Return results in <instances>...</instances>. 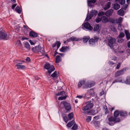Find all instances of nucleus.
Masks as SVG:
<instances>
[{
	"mask_svg": "<svg viewBox=\"0 0 130 130\" xmlns=\"http://www.w3.org/2000/svg\"><path fill=\"white\" fill-rule=\"evenodd\" d=\"M94 83L93 82L88 81V82L85 83L84 80H81L78 83V88H81L83 85V88H91L94 85Z\"/></svg>",
	"mask_w": 130,
	"mask_h": 130,
	"instance_id": "nucleus-1",
	"label": "nucleus"
},
{
	"mask_svg": "<svg viewBox=\"0 0 130 130\" xmlns=\"http://www.w3.org/2000/svg\"><path fill=\"white\" fill-rule=\"evenodd\" d=\"M31 50L33 52L39 53L41 55H43L45 53L43 47L39 45H38L32 48Z\"/></svg>",
	"mask_w": 130,
	"mask_h": 130,
	"instance_id": "nucleus-2",
	"label": "nucleus"
},
{
	"mask_svg": "<svg viewBox=\"0 0 130 130\" xmlns=\"http://www.w3.org/2000/svg\"><path fill=\"white\" fill-rule=\"evenodd\" d=\"M109 122L108 124L110 125H114L115 123L119 122L120 121V119L119 118H114L113 117H111L108 118Z\"/></svg>",
	"mask_w": 130,
	"mask_h": 130,
	"instance_id": "nucleus-3",
	"label": "nucleus"
},
{
	"mask_svg": "<svg viewBox=\"0 0 130 130\" xmlns=\"http://www.w3.org/2000/svg\"><path fill=\"white\" fill-rule=\"evenodd\" d=\"M44 68L47 70L48 72L49 73V75H50L52 72L54 71L55 70L54 66L52 65H51L48 62H47L45 64L44 66Z\"/></svg>",
	"mask_w": 130,
	"mask_h": 130,
	"instance_id": "nucleus-4",
	"label": "nucleus"
},
{
	"mask_svg": "<svg viewBox=\"0 0 130 130\" xmlns=\"http://www.w3.org/2000/svg\"><path fill=\"white\" fill-rule=\"evenodd\" d=\"M86 105L83 107L82 108L84 111L88 110L92 108L93 106V104L91 101H89L86 102Z\"/></svg>",
	"mask_w": 130,
	"mask_h": 130,
	"instance_id": "nucleus-5",
	"label": "nucleus"
},
{
	"mask_svg": "<svg viewBox=\"0 0 130 130\" xmlns=\"http://www.w3.org/2000/svg\"><path fill=\"white\" fill-rule=\"evenodd\" d=\"M107 44L110 48H113V44L116 42L115 39L112 37H109L107 39Z\"/></svg>",
	"mask_w": 130,
	"mask_h": 130,
	"instance_id": "nucleus-6",
	"label": "nucleus"
},
{
	"mask_svg": "<svg viewBox=\"0 0 130 130\" xmlns=\"http://www.w3.org/2000/svg\"><path fill=\"white\" fill-rule=\"evenodd\" d=\"M94 39H91L89 40V44L90 46H94L95 43L97 42L99 39V37L98 36H95L94 37Z\"/></svg>",
	"mask_w": 130,
	"mask_h": 130,
	"instance_id": "nucleus-7",
	"label": "nucleus"
},
{
	"mask_svg": "<svg viewBox=\"0 0 130 130\" xmlns=\"http://www.w3.org/2000/svg\"><path fill=\"white\" fill-rule=\"evenodd\" d=\"M60 104L63 105L67 112H69L71 110V106L70 104L66 102H62Z\"/></svg>",
	"mask_w": 130,
	"mask_h": 130,
	"instance_id": "nucleus-8",
	"label": "nucleus"
},
{
	"mask_svg": "<svg viewBox=\"0 0 130 130\" xmlns=\"http://www.w3.org/2000/svg\"><path fill=\"white\" fill-rule=\"evenodd\" d=\"M7 35L4 30L0 31V38L1 39H7Z\"/></svg>",
	"mask_w": 130,
	"mask_h": 130,
	"instance_id": "nucleus-9",
	"label": "nucleus"
},
{
	"mask_svg": "<svg viewBox=\"0 0 130 130\" xmlns=\"http://www.w3.org/2000/svg\"><path fill=\"white\" fill-rule=\"evenodd\" d=\"M126 69L124 68L123 69L116 72L115 74V77H117L118 76L123 75L124 73V71H126Z\"/></svg>",
	"mask_w": 130,
	"mask_h": 130,
	"instance_id": "nucleus-10",
	"label": "nucleus"
},
{
	"mask_svg": "<svg viewBox=\"0 0 130 130\" xmlns=\"http://www.w3.org/2000/svg\"><path fill=\"white\" fill-rule=\"evenodd\" d=\"M82 25L85 28L89 30H91L93 28L90 24L88 22H86L84 23Z\"/></svg>",
	"mask_w": 130,
	"mask_h": 130,
	"instance_id": "nucleus-11",
	"label": "nucleus"
},
{
	"mask_svg": "<svg viewBox=\"0 0 130 130\" xmlns=\"http://www.w3.org/2000/svg\"><path fill=\"white\" fill-rule=\"evenodd\" d=\"M113 11V9H111L107 10L105 13V15L107 17H109L111 15Z\"/></svg>",
	"mask_w": 130,
	"mask_h": 130,
	"instance_id": "nucleus-12",
	"label": "nucleus"
},
{
	"mask_svg": "<svg viewBox=\"0 0 130 130\" xmlns=\"http://www.w3.org/2000/svg\"><path fill=\"white\" fill-rule=\"evenodd\" d=\"M22 63H18L16 65L17 68L18 69H24L25 67V66L22 64Z\"/></svg>",
	"mask_w": 130,
	"mask_h": 130,
	"instance_id": "nucleus-13",
	"label": "nucleus"
},
{
	"mask_svg": "<svg viewBox=\"0 0 130 130\" xmlns=\"http://www.w3.org/2000/svg\"><path fill=\"white\" fill-rule=\"evenodd\" d=\"M102 22L104 23H107L109 21L108 18L105 16H101Z\"/></svg>",
	"mask_w": 130,
	"mask_h": 130,
	"instance_id": "nucleus-14",
	"label": "nucleus"
},
{
	"mask_svg": "<svg viewBox=\"0 0 130 130\" xmlns=\"http://www.w3.org/2000/svg\"><path fill=\"white\" fill-rule=\"evenodd\" d=\"M92 123H93V124L96 127V128L99 127L100 125V122L99 121H93Z\"/></svg>",
	"mask_w": 130,
	"mask_h": 130,
	"instance_id": "nucleus-15",
	"label": "nucleus"
},
{
	"mask_svg": "<svg viewBox=\"0 0 130 130\" xmlns=\"http://www.w3.org/2000/svg\"><path fill=\"white\" fill-rule=\"evenodd\" d=\"M29 36L31 37H36L37 36V34L34 32L31 31L29 33Z\"/></svg>",
	"mask_w": 130,
	"mask_h": 130,
	"instance_id": "nucleus-16",
	"label": "nucleus"
},
{
	"mask_svg": "<svg viewBox=\"0 0 130 130\" xmlns=\"http://www.w3.org/2000/svg\"><path fill=\"white\" fill-rule=\"evenodd\" d=\"M61 57L59 55H57L56 57L55 64L57 65L58 63L61 61Z\"/></svg>",
	"mask_w": 130,
	"mask_h": 130,
	"instance_id": "nucleus-17",
	"label": "nucleus"
},
{
	"mask_svg": "<svg viewBox=\"0 0 130 130\" xmlns=\"http://www.w3.org/2000/svg\"><path fill=\"white\" fill-rule=\"evenodd\" d=\"M69 48L67 46H63L60 50V51L62 52H66Z\"/></svg>",
	"mask_w": 130,
	"mask_h": 130,
	"instance_id": "nucleus-18",
	"label": "nucleus"
},
{
	"mask_svg": "<svg viewBox=\"0 0 130 130\" xmlns=\"http://www.w3.org/2000/svg\"><path fill=\"white\" fill-rule=\"evenodd\" d=\"M118 14L120 16H123L124 14V11L121 9L118 11Z\"/></svg>",
	"mask_w": 130,
	"mask_h": 130,
	"instance_id": "nucleus-19",
	"label": "nucleus"
},
{
	"mask_svg": "<svg viewBox=\"0 0 130 130\" xmlns=\"http://www.w3.org/2000/svg\"><path fill=\"white\" fill-rule=\"evenodd\" d=\"M117 19H116L110 18L109 19L108 22L116 24L117 23Z\"/></svg>",
	"mask_w": 130,
	"mask_h": 130,
	"instance_id": "nucleus-20",
	"label": "nucleus"
},
{
	"mask_svg": "<svg viewBox=\"0 0 130 130\" xmlns=\"http://www.w3.org/2000/svg\"><path fill=\"white\" fill-rule=\"evenodd\" d=\"M117 82H119L121 83H123V82L122 80V79L121 78H120L118 79H117L115 80H114L112 82V84H113L115 83H117Z\"/></svg>",
	"mask_w": 130,
	"mask_h": 130,
	"instance_id": "nucleus-21",
	"label": "nucleus"
},
{
	"mask_svg": "<svg viewBox=\"0 0 130 130\" xmlns=\"http://www.w3.org/2000/svg\"><path fill=\"white\" fill-rule=\"evenodd\" d=\"M96 2V0H88V5L89 6H91L92 5L91 4V3H94Z\"/></svg>",
	"mask_w": 130,
	"mask_h": 130,
	"instance_id": "nucleus-22",
	"label": "nucleus"
},
{
	"mask_svg": "<svg viewBox=\"0 0 130 130\" xmlns=\"http://www.w3.org/2000/svg\"><path fill=\"white\" fill-rule=\"evenodd\" d=\"M92 14L90 13L89 14H88L86 19V21H88L90 20L93 17L92 15Z\"/></svg>",
	"mask_w": 130,
	"mask_h": 130,
	"instance_id": "nucleus-23",
	"label": "nucleus"
},
{
	"mask_svg": "<svg viewBox=\"0 0 130 130\" xmlns=\"http://www.w3.org/2000/svg\"><path fill=\"white\" fill-rule=\"evenodd\" d=\"M125 32L126 35L127 39L128 40L130 38V34L129 33L128 31L127 30H125Z\"/></svg>",
	"mask_w": 130,
	"mask_h": 130,
	"instance_id": "nucleus-24",
	"label": "nucleus"
},
{
	"mask_svg": "<svg viewBox=\"0 0 130 130\" xmlns=\"http://www.w3.org/2000/svg\"><path fill=\"white\" fill-rule=\"evenodd\" d=\"M110 5L111 3L110 2H108L104 8V10H106L108 9L110 7Z\"/></svg>",
	"mask_w": 130,
	"mask_h": 130,
	"instance_id": "nucleus-25",
	"label": "nucleus"
},
{
	"mask_svg": "<svg viewBox=\"0 0 130 130\" xmlns=\"http://www.w3.org/2000/svg\"><path fill=\"white\" fill-rule=\"evenodd\" d=\"M115 1L116 3L122 5L124 4L125 3V0H115Z\"/></svg>",
	"mask_w": 130,
	"mask_h": 130,
	"instance_id": "nucleus-26",
	"label": "nucleus"
},
{
	"mask_svg": "<svg viewBox=\"0 0 130 130\" xmlns=\"http://www.w3.org/2000/svg\"><path fill=\"white\" fill-rule=\"evenodd\" d=\"M24 46L28 50L30 49V47L29 44L27 42L25 43L24 44Z\"/></svg>",
	"mask_w": 130,
	"mask_h": 130,
	"instance_id": "nucleus-27",
	"label": "nucleus"
},
{
	"mask_svg": "<svg viewBox=\"0 0 130 130\" xmlns=\"http://www.w3.org/2000/svg\"><path fill=\"white\" fill-rule=\"evenodd\" d=\"M119 115L120 116L123 117H125L127 115V113L123 112V111H120L119 112Z\"/></svg>",
	"mask_w": 130,
	"mask_h": 130,
	"instance_id": "nucleus-28",
	"label": "nucleus"
},
{
	"mask_svg": "<svg viewBox=\"0 0 130 130\" xmlns=\"http://www.w3.org/2000/svg\"><path fill=\"white\" fill-rule=\"evenodd\" d=\"M113 7L115 10H117L120 8V5L119 4H115L113 5Z\"/></svg>",
	"mask_w": 130,
	"mask_h": 130,
	"instance_id": "nucleus-29",
	"label": "nucleus"
},
{
	"mask_svg": "<svg viewBox=\"0 0 130 130\" xmlns=\"http://www.w3.org/2000/svg\"><path fill=\"white\" fill-rule=\"evenodd\" d=\"M88 92L89 93L90 95L93 96L94 95L95 93V92L93 89H91L89 90L88 91Z\"/></svg>",
	"mask_w": 130,
	"mask_h": 130,
	"instance_id": "nucleus-30",
	"label": "nucleus"
},
{
	"mask_svg": "<svg viewBox=\"0 0 130 130\" xmlns=\"http://www.w3.org/2000/svg\"><path fill=\"white\" fill-rule=\"evenodd\" d=\"M119 111H118V110L115 111L113 115L114 117V118H117V117L119 116Z\"/></svg>",
	"mask_w": 130,
	"mask_h": 130,
	"instance_id": "nucleus-31",
	"label": "nucleus"
},
{
	"mask_svg": "<svg viewBox=\"0 0 130 130\" xmlns=\"http://www.w3.org/2000/svg\"><path fill=\"white\" fill-rule=\"evenodd\" d=\"M90 13L92 15L93 17L94 15L96 16L98 14V11L95 10H92L91 12Z\"/></svg>",
	"mask_w": 130,
	"mask_h": 130,
	"instance_id": "nucleus-32",
	"label": "nucleus"
},
{
	"mask_svg": "<svg viewBox=\"0 0 130 130\" xmlns=\"http://www.w3.org/2000/svg\"><path fill=\"white\" fill-rule=\"evenodd\" d=\"M73 125V120L69 122L67 125V127H70Z\"/></svg>",
	"mask_w": 130,
	"mask_h": 130,
	"instance_id": "nucleus-33",
	"label": "nucleus"
},
{
	"mask_svg": "<svg viewBox=\"0 0 130 130\" xmlns=\"http://www.w3.org/2000/svg\"><path fill=\"white\" fill-rule=\"evenodd\" d=\"M15 10L19 14H20L21 13V11L19 6H18L16 7L15 9Z\"/></svg>",
	"mask_w": 130,
	"mask_h": 130,
	"instance_id": "nucleus-34",
	"label": "nucleus"
},
{
	"mask_svg": "<svg viewBox=\"0 0 130 130\" xmlns=\"http://www.w3.org/2000/svg\"><path fill=\"white\" fill-rule=\"evenodd\" d=\"M89 39L90 37L89 36L84 37L83 38V42L85 43L87 42Z\"/></svg>",
	"mask_w": 130,
	"mask_h": 130,
	"instance_id": "nucleus-35",
	"label": "nucleus"
},
{
	"mask_svg": "<svg viewBox=\"0 0 130 130\" xmlns=\"http://www.w3.org/2000/svg\"><path fill=\"white\" fill-rule=\"evenodd\" d=\"M51 76L53 78H57L58 76L57 72L56 71L54 72L51 75Z\"/></svg>",
	"mask_w": 130,
	"mask_h": 130,
	"instance_id": "nucleus-36",
	"label": "nucleus"
},
{
	"mask_svg": "<svg viewBox=\"0 0 130 130\" xmlns=\"http://www.w3.org/2000/svg\"><path fill=\"white\" fill-rule=\"evenodd\" d=\"M125 83L127 84H129L130 83V77L127 76L126 78V81L125 82Z\"/></svg>",
	"mask_w": 130,
	"mask_h": 130,
	"instance_id": "nucleus-37",
	"label": "nucleus"
},
{
	"mask_svg": "<svg viewBox=\"0 0 130 130\" xmlns=\"http://www.w3.org/2000/svg\"><path fill=\"white\" fill-rule=\"evenodd\" d=\"M79 127L77 125V124L75 123L74 121V130H76L77 129H78Z\"/></svg>",
	"mask_w": 130,
	"mask_h": 130,
	"instance_id": "nucleus-38",
	"label": "nucleus"
},
{
	"mask_svg": "<svg viewBox=\"0 0 130 130\" xmlns=\"http://www.w3.org/2000/svg\"><path fill=\"white\" fill-rule=\"evenodd\" d=\"M69 120H71L73 118V113L71 112L69 113L68 115Z\"/></svg>",
	"mask_w": 130,
	"mask_h": 130,
	"instance_id": "nucleus-39",
	"label": "nucleus"
},
{
	"mask_svg": "<svg viewBox=\"0 0 130 130\" xmlns=\"http://www.w3.org/2000/svg\"><path fill=\"white\" fill-rule=\"evenodd\" d=\"M99 24H97L95 25L93 29L94 31H97L99 28Z\"/></svg>",
	"mask_w": 130,
	"mask_h": 130,
	"instance_id": "nucleus-40",
	"label": "nucleus"
},
{
	"mask_svg": "<svg viewBox=\"0 0 130 130\" xmlns=\"http://www.w3.org/2000/svg\"><path fill=\"white\" fill-rule=\"evenodd\" d=\"M123 18L122 17H120L118 20L117 19V22L116 23H121L123 20Z\"/></svg>",
	"mask_w": 130,
	"mask_h": 130,
	"instance_id": "nucleus-41",
	"label": "nucleus"
},
{
	"mask_svg": "<svg viewBox=\"0 0 130 130\" xmlns=\"http://www.w3.org/2000/svg\"><path fill=\"white\" fill-rule=\"evenodd\" d=\"M105 15V13L102 11H101L98 14V16L99 17H100Z\"/></svg>",
	"mask_w": 130,
	"mask_h": 130,
	"instance_id": "nucleus-42",
	"label": "nucleus"
},
{
	"mask_svg": "<svg viewBox=\"0 0 130 130\" xmlns=\"http://www.w3.org/2000/svg\"><path fill=\"white\" fill-rule=\"evenodd\" d=\"M118 28L119 30H123V27L121 24H119Z\"/></svg>",
	"mask_w": 130,
	"mask_h": 130,
	"instance_id": "nucleus-43",
	"label": "nucleus"
},
{
	"mask_svg": "<svg viewBox=\"0 0 130 130\" xmlns=\"http://www.w3.org/2000/svg\"><path fill=\"white\" fill-rule=\"evenodd\" d=\"M17 45L18 46H20V47H22V45L21 42L20 41L18 40L17 42Z\"/></svg>",
	"mask_w": 130,
	"mask_h": 130,
	"instance_id": "nucleus-44",
	"label": "nucleus"
},
{
	"mask_svg": "<svg viewBox=\"0 0 130 130\" xmlns=\"http://www.w3.org/2000/svg\"><path fill=\"white\" fill-rule=\"evenodd\" d=\"M91 116H88L86 119V122H89L91 121Z\"/></svg>",
	"mask_w": 130,
	"mask_h": 130,
	"instance_id": "nucleus-45",
	"label": "nucleus"
},
{
	"mask_svg": "<svg viewBox=\"0 0 130 130\" xmlns=\"http://www.w3.org/2000/svg\"><path fill=\"white\" fill-rule=\"evenodd\" d=\"M125 35L123 32H121L118 36V37L120 38H122Z\"/></svg>",
	"mask_w": 130,
	"mask_h": 130,
	"instance_id": "nucleus-46",
	"label": "nucleus"
},
{
	"mask_svg": "<svg viewBox=\"0 0 130 130\" xmlns=\"http://www.w3.org/2000/svg\"><path fill=\"white\" fill-rule=\"evenodd\" d=\"M101 21H102L101 17V18L99 17H97L95 20L96 22L97 23H99Z\"/></svg>",
	"mask_w": 130,
	"mask_h": 130,
	"instance_id": "nucleus-47",
	"label": "nucleus"
},
{
	"mask_svg": "<svg viewBox=\"0 0 130 130\" xmlns=\"http://www.w3.org/2000/svg\"><path fill=\"white\" fill-rule=\"evenodd\" d=\"M66 97L65 96H61L59 97L58 98L59 100H62L66 99Z\"/></svg>",
	"mask_w": 130,
	"mask_h": 130,
	"instance_id": "nucleus-48",
	"label": "nucleus"
},
{
	"mask_svg": "<svg viewBox=\"0 0 130 130\" xmlns=\"http://www.w3.org/2000/svg\"><path fill=\"white\" fill-rule=\"evenodd\" d=\"M63 120L66 123H67L69 120L67 117L66 116L63 117Z\"/></svg>",
	"mask_w": 130,
	"mask_h": 130,
	"instance_id": "nucleus-49",
	"label": "nucleus"
},
{
	"mask_svg": "<svg viewBox=\"0 0 130 130\" xmlns=\"http://www.w3.org/2000/svg\"><path fill=\"white\" fill-rule=\"evenodd\" d=\"M63 91H61L56 93V95L57 96L61 95L63 94Z\"/></svg>",
	"mask_w": 130,
	"mask_h": 130,
	"instance_id": "nucleus-50",
	"label": "nucleus"
},
{
	"mask_svg": "<svg viewBox=\"0 0 130 130\" xmlns=\"http://www.w3.org/2000/svg\"><path fill=\"white\" fill-rule=\"evenodd\" d=\"M100 116H95L93 118V121H94L95 120H96L98 119L99 118Z\"/></svg>",
	"mask_w": 130,
	"mask_h": 130,
	"instance_id": "nucleus-51",
	"label": "nucleus"
},
{
	"mask_svg": "<svg viewBox=\"0 0 130 130\" xmlns=\"http://www.w3.org/2000/svg\"><path fill=\"white\" fill-rule=\"evenodd\" d=\"M56 43L57 44V48H58L60 45L61 43L59 41L57 42Z\"/></svg>",
	"mask_w": 130,
	"mask_h": 130,
	"instance_id": "nucleus-52",
	"label": "nucleus"
},
{
	"mask_svg": "<svg viewBox=\"0 0 130 130\" xmlns=\"http://www.w3.org/2000/svg\"><path fill=\"white\" fill-rule=\"evenodd\" d=\"M108 63L110 65H112L115 64L112 61H109Z\"/></svg>",
	"mask_w": 130,
	"mask_h": 130,
	"instance_id": "nucleus-53",
	"label": "nucleus"
},
{
	"mask_svg": "<svg viewBox=\"0 0 130 130\" xmlns=\"http://www.w3.org/2000/svg\"><path fill=\"white\" fill-rule=\"evenodd\" d=\"M73 41V39L72 37L70 38L69 39H68L67 40V41L68 42L70 41Z\"/></svg>",
	"mask_w": 130,
	"mask_h": 130,
	"instance_id": "nucleus-54",
	"label": "nucleus"
},
{
	"mask_svg": "<svg viewBox=\"0 0 130 130\" xmlns=\"http://www.w3.org/2000/svg\"><path fill=\"white\" fill-rule=\"evenodd\" d=\"M83 112L84 113H85V114H86L87 115H91L90 114V111H87L86 112L85 111V112Z\"/></svg>",
	"mask_w": 130,
	"mask_h": 130,
	"instance_id": "nucleus-55",
	"label": "nucleus"
},
{
	"mask_svg": "<svg viewBox=\"0 0 130 130\" xmlns=\"http://www.w3.org/2000/svg\"><path fill=\"white\" fill-rule=\"evenodd\" d=\"M110 58L111 60L114 61L116 60V57L115 56L111 57H110Z\"/></svg>",
	"mask_w": 130,
	"mask_h": 130,
	"instance_id": "nucleus-56",
	"label": "nucleus"
},
{
	"mask_svg": "<svg viewBox=\"0 0 130 130\" xmlns=\"http://www.w3.org/2000/svg\"><path fill=\"white\" fill-rule=\"evenodd\" d=\"M121 64V63H119L117 65L116 68L117 69H119V68H120Z\"/></svg>",
	"mask_w": 130,
	"mask_h": 130,
	"instance_id": "nucleus-57",
	"label": "nucleus"
},
{
	"mask_svg": "<svg viewBox=\"0 0 130 130\" xmlns=\"http://www.w3.org/2000/svg\"><path fill=\"white\" fill-rule=\"evenodd\" d=\"M111 30L114 32H116V28L114 27H113L111 28Z\"/></svg>",
	"mask_w": 130,
	"mask_h": 130,
	"instance_id": "nucleus-58",
	"label": "nucleus"
},
{
	"mask_svg": "<svg viewBox=\"0 0 130 130\" xmlns=\"http://www.w3.org/2000/svg\"><path fill=\"white\" fill-rule=\"evenodd\" d=\"M17 5V4H15L12 5L11 8L12 9H14V8Z\"/></svg>",
	"mask_w": 130,
	"mask_h": 130,
	"instance_id": "nucleus-59",
	"label": "nucleus"
},
{
	"mask_svg": "<svg viewBox=\"0 0 130 130\" xmlns=\"http://www.w3.org/2000/svg\"><path fill=\"white\" fill-rule=\"evenodd\" d=\"M104 94V91H102L100 93V96H102Z\"/></svg>",
	"mask_w": 130,
	"mask_h": 130,
	"instance_id": "nucleus-60",
	"label": "nucleus"
},
{
	"mask_svg": "<svg viewBox=\"0 0 130 130\" xmlns=\"http://www.w3.org/2000/svg\"><path fill=\"white\" fill-rule=\"evenodd\" d=\"M79 39L76 37H74V41H78Z\"/></svg>",
	"mask_w": 130,
	"mask_h": 130,
	"instance_id": "nucleus-61",
	"label": "nucleus"
},
{
	"mask_svg": "<svg viewBox=\"0 0 130 130\" xmlns=\"http://www.w3.org/2000/svg\"><path fill=\"white\" fill-rule=\"evenodd\" d=\"M29 41L31 45H34V43L31 40H30Z\"/></svg>",
	"mask_w": 130,
	"mask_h": 130,
	"instance_id": "nucleus-62",
	"label": "nucleus"
},
{
	"mask_svg": "<svg viewBox=\"0 0 130 130\" xmlns=\"http://www.w3.org/2000/svg\"><path fill=\"white\" fill-rule=\"evenodd\" d=\"M127 46L128 48H130V41L128 42L127 43Z\"/></svg>",
	"mask_w": 130,
	"mask_h": 130,
	"instance_id": "nucleus-63",
	"label": "nucleus"
},
{
	"mask_svg": "<svg viewBox=\"0 0 130 130\" xmlns=\"http://www.w3.org/2000/svg\"><path fill=\"white\" fill-rule=\"evenodd\" d=\"M57 46V44L56 43H55L54 44H53L52 45V47H55L56 46Z\"/></svg>",
	"mask_w": 130,
	"mask_h": 130,
	"instance_id": "nucleus-64",
	"label": "nucleus"
}]
</instances>
